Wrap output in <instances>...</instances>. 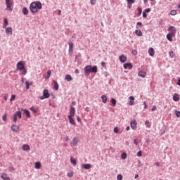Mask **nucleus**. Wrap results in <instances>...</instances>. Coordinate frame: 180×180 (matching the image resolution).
Returning a JSON list of instances; mask_svg holds the SVG:
<instances>
[{"instance_id":"1","label":"nucleus","mask_w":180,"mask_h":180,"mask_svg":"<svg viewBox=\"0 0 180 180\" xmlns=\"http://www.w3.org/2000/svg\"><path fill=\"white\" fill-rule=\"evenodd\" d=\"M41 8H43V5H41V2L39 1H33L30 5V11L31 13H37Z\"/></svg>"},{"instance_id":"2","label":"nucleus","mask_w":180,"mask_h":180,"mask_svg":"<svg viewBox=\"0 0 180 180\" xmlns=\"http://www.w3.org/2000/svg\"><path fill=\"white\" fill-rule=\"evenodd\" d=\"M91 72H93L94 74H96L98 72V67L96 65L91 66V65H86L84 68V74L85 75H91Z\"/></svg>"},{"instance_id":"3","label":"nucleus","mask_w":180,"mask_h":180,"mask_svg":"<svg viewBox=\"0 0 180 180\" xmlns=\"http://www.w3.org/2000/svg\"><path fill=\"white\" fill-rule=\"evenodd\" d=\"M25 65H26V62L25 61H19L17 63V70L18 71H20L22 75H26V74H27V70H26V68H25Z\"/></svg>"},{"instance_id":"4","label":"nucleus","mask_w":180,"mask_h":180,"mask_svg":"<svg viewBox=\"0 0 180 180\" xmlns=\"http://www.w3.org/2000/svg\"><path fill=\"white\" fill-rule=\"evenodd\" d=\"M50 98V94H49V90L44 89L43 91V95L39 97V99L41 101H43L44 99H49Z\"/></svg>"},{"instance_id":"5","label":"nucleus","mask_w":180,"mask_h":180,"mask_svg":"<svg viewBox=\"0 0 180 180\" xmlns=\"http://www.w3.org/2000/svg\"><path fill=\"white\" fill-rule=\"evenodd\" d=\"M6 11L9 12H12L13 9L12 8V3H11V0H6Z\"/></svg>"},{"instance_id":"6","label":"nucleus","mask_w":180,"mask_h":180,"mask_svg":"<svg viewBox=\"0 0 180 180\" xmlns=\"http://www.w3.org/2000/svg\"><path fill=\"white\" fill-rule=\"evenodd\" d=\"M168 32H169V34H170L173 36H175V34H176V29H175V27H174V26H170L168 28Z\"/></svg>"},{"instance_id":"7","label":"nucleus","mask_w":180,"mask_h":180,"mask_svg":"<svg viewBox=\"0 0 180 180\" xmlns=\"http://www.w3.org/2000/svg\"><path fill=\"white\" fill-rule=\"evenodd\" d=\"M21 112H22L23 115H25L26 117H28V119L30 118L32 116L30 115V111H29V110L27 109L22 108Z\"/></svg>"},{"instance_id":"8","label":"nucleus","mask_w":180,"mask_h":180,"mask_svg":"<svg viewBox=\"0 0 180 180\" xmlns=\"http://www.w3.org/2000/svg\"><path fill=\"white\" fill-rule=\"evenodd\" d=\"M124 70H131L133 68V65L131 63H127L123 64Z\"/></svg>"},{"instance_id":"9","label":"nucleus","mask_w":180,"mask_h":180,"mask_svg":"<svg viewBox=\"0 0 180 180\" xmlns=\"http://www.w3.org/2000/svg\"><path fill=\"white\" fill-rule=\"evenodd\" d=\"M75 116V108L71 107L70 110V115L68 117H74Z\"/></svg>"},{"instance_id":"10","label":"nucleus","mask_w":180,"mask_h":180,"mask_svg":"<svg viewBox=\"0 0 180 180\" xmlns=\"http://www.w3.org/2000/svg\"><path fill=\"white\" fill-rule=\"evenodd\" d=\"M119 60L120 63H126V61H127V57L124 54H122L119 56Z\"/></svg>"},{"instance_id":"11","label":"nucleus","mask_w":180,"mask_h":180,"mask_svg":"<svg viewBox=\"0 0 180 180\" xmlns=\"http://www.w3.org/2000/svg\"><path fill=\"white\" fill-rule=\"evenodd\" d=\"M68 44H69V54L72 55L74 44L71 41H69Z\"/></svg>"},{"instance_id":"12","label":"nucleus","mask_w":180,"mask_h":180,"mask_svg":"<svg viewBox=\"0 0 180 180\" xmlns=\"http://www.w3.org/2000/svg\"><path fill=\"white\" fill-rule=\"evenodd\" d=\"M131 128L132 130L137 129V122H136V120L131 121Z\"/></svg>"},{"instance_id":"13","label":"nucleus","mask_w":180,"mask_h":180,"mask_svg":"<svg viewBox=\"0 0 180 180\" xmlns=\"http://www.w3.org/2000/svg\"><path fill=\"white\" fill-rule=\"evenodd\" d=\"M12 27H8L6 28V34H7V36H12Z\"/></svg>"},{"instance_id":"14","label":"nucleus","mask_w":180,"mask_h":180,"mask_svg":"<svg viewBox=\"0 0 180 180\" xmlns=\"http://www.w3.org/2000/svg\"><path fill=\"white\" fill-rule=\"evenodd\" d=\"M138 76L141 77V78H146V77H147V72L140 70L138 73Z\"/></svg>"},{"instance_id":"15","label":"nucleus","mask_w":180,"mask_h":180,"mask_svg":"<svg viewBox=\"0 0 180 180\" xmlns=\"http://www.w3.org/2000/svg\"><path fill=\"white\" fill-rule=\"evenodd\" d=\"M148 53L149 56H150V57H154V55L155 54V52L154 51V49L151 47L148 49Z\"/></svg>"},{"instance_id":"16","label":"nucleus","mask_w":180,"mask_h":180,"mask_svg":"<svg viewBox=\"0 0 180 180\" xmlns=\"http://www.w3.org/2000/svg\"><path fill=\"white\" fill-rule=\"evenodd\" d=\"M11 130L15 133H18V131H19V126L13 124L11 126Z\"/></svg>"},{"instance_id":"17","label":"nucleus","mask_w":180,"mask_h":180,"mask_svg":"<svg viewBox=\"0 0 180 180\" xmlns=\"http://www.w3.org/2000/svg\"><path fill=\"white\" fill-rule=\"evenodd\" d=\"M129 99H130V101H129V105L130 106H133V105H134V96H131L129 97Z\"/></svg>"},{"instance_id":"18","label":"nucleus","mask_w":180,"mask_h":180,"mask_svg":"<svg viewBox=\"0 0 180 180\" xmlns=\"http://www.w3.org/2000/svg\"><path fill=\"white\" fill-rule=\"evenodd\" d=\"M78 138L77 137H74L72 139V144L74 146V147H77V146H78Z\"/></svg>"},{"instance_id":"19","label":"nucleus","mask_w":180,"mask_h":180,"mask_svg":"<svg viewBox=\"0 0 180 180\" xmlns=\"http://www.w3.org/2000/svg\"><path fill=\"white\" fill-rule=\"evenodd\" d=\"M22 149L23 151H29V150H30V146L27 144H24L22 146Z\"/></svg>"},{"instance_id":"20","label":"nucleus","mask_w":180,"mask_h":180,"mask_svg":"<svg viewBox=\"0 0 180 180\" xmlns=\"http://www.w3.org/2000/svg\"><path fill=\"white\" fill-rule=\"evenodd\" d=\"M173 101L174 102H178L179 101V94H174L173 95Z\"/></svg>"},{"instance_id":"21","label":"nucleus","mask_w":180,"mask_h":180,"mask_svg":"<svg viewBox=\"0 0 180 180\" xmlns=\"http://www.w3.org/2000/svg\"><path fill=\"white\" fill-rule=\"evenodd\" d=\"M82 167L84 169H91V164H82Z\"/></svg>"},{"instance_id":"22","label":"nucleus","mask_w":180,"mask_h":180,"mask_svg":"<svg viewBox=\"0 0 180 180\" xmlns=\"http://www.w3.org/2000/svg\"><path fill=\"white\" fill-rule=\"evenodd\" d=\"M22 13L25 15H29V10L27 9V8L23 7L22 9Z\"/></svg>"},{"instance_id":"23","label":"nucleus","mask_w":180,"mask_h":180,"mask_svg":"<svg viewBox=\"0 0 180 180\" xmlns=\"http://www.w3.org/2000/svg\"><path fill=\"white\" fill-rule=\"evenodd\" d=\"M65 79H66V81H68V82H70L72 81V77L70 75H66L65 77Z\"/></svg>"},{"instance_id":"24","label":"nucleus","mask_w":180,"mask_h":180,"mask_svg":"<svg viewBox=\"0 0 180 180\" xmlns=\"http://www.w3.org/2000/svg\"><path fill=\"white\" fill-rule=\"evenodd\" d=\"M5 176H6V173H2L1 175V179H3V180H11V178L5 177Z\"/></svg>"},{"instance_id":"25","label":"nucleus","mask_w":180,"mask_h":180,"mask_svg":"<svg viewBox=\"0 0 180 180\" xmlns=\"http://www.w3.org/2000/svg\"><path fill=\"white\" fill-rule=\"evenodd\" d=\"M101 100L103 103H106V102H108V96H106V95L101 96Z\"/></svg>"},{"instance_id":"26","label":"nucleus","mask_w":180,"mask_h":180,"mask_svg":"<svg viewBox=\"0 0 180 180\" xmlns=\"http://www.w3.org/2000/svg\"><path fill=\"white\" fill-rule=\"evenodd\" d=\"M68 119L70 124H75V121L74 120V118H72V117H68Z\"/></svg>"},{"instance_id":"27","label":"nucleus","mask_w":180,"mask_h":180,"mask_svg":"<svg viewBox=\"0 0 180 180\" xmlns=\"http://www.w3.org/2000/svg\"><path fill=\"white\" fill-rule=\"evenodd\" d=\"M70 162L72 165H77V160L72 157L70 158Z\"/></svg>"},{"instance_id":"28","label":"nucleus","mask_w":180,"mask_h":180,"mask_svg":"<svg viewBox=\"0 0 180 180\" xmlns=\"http://www.w3.org/2000/svg\"><path fill=\"white\" fill-rule=\"evenodd\" d=\"M135 34L136 36L141 37V36H143V32H141V30H135Z\"/></svg>"},{"instance_id":"29","label":"nucleus","mask_w":180,"mask_h":180,"mask_svg":"<svg viewBox=\"0 0 180 180\" xmlns=\"http://www.w3.org/2000/svg\"><path fill=\"white\" fill-rule=\"evenodd\" d=\"M14 115H15L18 119H22V112L20 111H16Z\"/></svg>"},{"instance_id":"30","label":"nucleus","mask_w":180,"mask_h":180,"mask_svg":"<svg viewBox=\"0 0 180 180\" xmlns=\"http://www.w3.org/2000/svg\"><path fill=\"white\" fill-rule=\"evenodd\" d=\"M25 85H26V89L27 91L30 89V85H33V82H31L29 83V82H25Z\"/></svg>"},{"instance_id":"31","label":"nucleus","mask_w":180,"mask_h":180,"mask_svg":"<svg viewBox=\"0 0 180 180\" xmlns=\"http://www.w3.org/2000/svg\"><path fill=\"white\" fill-rule=\"evenodd\" d=\"M174 35H172V34H169L168 33L166 36L167 40H169V41H172V37Z\"/></svg>"},{"instance_id":"32","label":"nucleus","mask_w":180,"mask_h":180,"mask_svg":"<svg viewBox=\"0 0 180 180\" xmlns=\"http://www.w3.org/2000/svg\"><path fill=\"white\" fill-rule=\"evenodd\" d=\"M41 167V163H40V162H37L35 163L34 168H36V169H40Z\"/></svg>"},{"instance_id":"33","label":"nucleus","mask_w":180,"mask_h":180,"mask_svg":"<svg viewBox=\"0 0 180 180\" xmlns=\"http://www.w3.org/2000/svg\"><path fill=\"white\" fill-rule=\"evenodd\" d=\"M6 26H8V18L4 20L3 29H6Z\"/></svg>"},{"instance_id":"34","label":"nucleus","mask_w":180,"mask_h":180,"mask_svg":"<svg viewBox=\"0 0 180 180\" xmlns=\"http://www.w3.org/2000/svg\"><path fill=\"white\" fill-rule=\"evenodd\" d=\"M53 84H54L55 91H58L59 86L57 81H53Z\"/></svg>"},{"instance_id":"35","label":"nucleus","mask_w":180,"mask_h":180,"mask_svg":"<svg viewBox=\"0 0 180 180\" xmlns=\"http://www.w3.org/2000/svg\"><path fill=\"white\" fill-rule=\"evenodd\" d=\"M121 158H122V160H126V158H127V153H122V154H121Z\"/></svg>"},{"instance_id":"36","label":"nucleus","mask_w":180,"mask_h":180,"mask_svg":"<svg viewBox=\"0 0 180 180\" xmlns=\"http://www.w3.org/2000/svg\"><path fill=\"white\" fill-rule=\"evenodd\" d=\"M138 14H137V16H141V13H143V10L141 9V8L139 7L138 8Z\"/></svg>"},{"instance_id":"37","label":"nucleus","mask_w":180,"mask_h":180,"mask_svg":"<svg viewBox=\"0 0 180 180\" xmlns=\"http://www.w3.org/2000/svg\"><path fill=\"white\" fill-rule=\"evenodd\" d=\"M8 117V113H4V115L2 116V120L4 122H6V118Z\"/></svg>"},{"instance_id":"38","label":"nucleus","mask_w":180,"mask_h":180,"mask_svg":"<svg viewBox=\"0 0 180 180\" xmlns=\"http://www.w3.org/2000/svg\"><path fill=\"white\" fill-rule=\"evenodd\" d=\"M111 103H112V106H116V99L111 98Z\"/></svg>"},{"instance_id":"39","label":"nucleus","mask_w":180,"mask_h":180,"mask_svg":"<svg viewBox=\"0 0 180 180\" xmlns=\"http://www.w3.org/2000/svg\"><path fill=\"white\" fill-rule=\"evenodd\" d=\"M67 175L69 178H72L74 176V172H69Z\"/></svg>"},{"instance_id":"40","label":"nucleus","mask_w":180,"mask_h":180,"mask_svg":"<svg viewBox=\"0 0 180 180\" xmlns=\"http://www.w3.org/2000/svg\"><path fill=\"white\" fill-rule=\"evenodd\" d=\"M15 98H16V95H15V94L11 95V97L10 98L11 102H13V101L15 99Z\"/></svg>"},{"instance_id":"41","label":"nucleus","mask_w":180,"mask_h":180,"mask_svg":"<svg viewBox=\"0 0 180 180\" xmlns=\"http://www.w3.org/2000/svg\"><path fill=\"white\" fill-rule=\"evenodd\" d=\"M170 15H172V16H175V15H176V11H175V10L171 11Z\"/></svg>"},{"instance_id":"42","label":"nucleus","mask_w":180,"mask_h":180,"mask_svg":"<svg viewBox=\"0 0 180 180\" xmlns=\"http://www.w3.org/2000/svg\"><path fill=\"white\" fill-rule=\"evenodd\" d=\"M50 75H51V70H48L47 77H46V79H49V78H50Z\"/></svg>"},{"instance_id":"43","label":"nucleus","mask_w":180,"mask_h":180,"mask_svg":"<svg viewBox=\"0 0 180 180\" xmlns=\"http://www.w3.org/2000/svg\"><path fill=\"white\" fill-rule=\"evenodd\" d=\"M30 110H32V112H34V113H37V110H36L34 106H32L30 108Z\"/></svg>"},{"instance_id":"44","label":"nucleus","mask_w":180,"mask_h":180,"mask_svg":"<svg viewBox=\"0 0 180 180\" xmlns=\"http://www.w3.org/2000/svg\"><path fill=\"white\" fill-rule=\"evenodd\" d=\"M174 113H175V115H176V116L177 117H180V111H178V110H175L174 111Z\"/></svg>"},{"instance_id":"45","label":"nucleus","mask_w":180,"mask_h":180,"mask_svg":"<svg viewBox=\"0 0 180 180\" xmlns=\"http://www.w3.org/2000/svg\"><path fill=\"white\" fill-rule=\"evenodd\" d=\"M13 122L14 123H16L18 122V117L15 114L13 115Z\"/></svg>"},{"instance_id":"46","label":"nucleus","mask_w":180,"mask_h":180,"mask_svg":"<svg viewBox=\"0 0 180 180\" xmlns=\"http://www.w3.org/2000/svg\"><path fill=\"white\" fill-rule=\"evenodd\" d=\"M117 180H122V179H123V176H122V174H118V175L117 176Z\"/></svg>"},{"instance_id":"47","label":"nucleus","mask_w":180,"mask_h":180,"mask_svg":"<svg viewBox=\"0 0 180 180\" xmlns=\"http://www.w3.org/2000/svg\"><path fill=\"white\" fill-rule=\"evenodd\" d=\"M127 4H134L136 0H127Z\"/></svg>"},{"instance_id":"48","label":"nucleus","mask_w":180,"mask_h":180,"mask_svg":"<svg viewBox=\"0 0 180 180\" xmlns=\"http://www.w3.org/2000/svg\"><path fill=\"white\" fill-rule=\"evenodd\" d=\"M169 56L171 58H174V51H171L169 52Z\"/></svg>"},{"instance_id":"49","label":"nucleus","mask_w":180,"mask_h":180,"mask_svg":"<svg viewBox=\"0 0 180 180\" xmlns=\"http://www.w3.org/2000/svg\"><path fill=\"white\" fill-rule=\"evenodd\" d=\"M8 171H10L11 172L15 171V167H13V166H11L8 169Z\"/></svg>"},{"instance_id":"50","label":"nucleus","mask_w":180,"mask_h":180,"mask_svg":"<svg viewBox=\"0 0 180 180\" xmlns=\"http://www.w3.org/2000/svg\"><path fill=\"white\" fill-rule=\"evenodd\" d=\"M114 133H119V128L117 127L114 128Z\"/></svg>"},{"instance_id":"51","label":"nucleus","mask_w":180,"mask_h":180,"mask_svg":"<svg viewBox=\"0 0 180 180\" xmlns=\"http://www.w3.org/2000/svg\"><path fill=\"white\" fill-rule=\"evenodd\" d=\"M90 4L91 5H95V4H96V0H90Z\"/></svg>"},{"instance_id":"52","label":"nucleus","mask_w":180,"mask_h":180,"mask_svg":"<svg viewBox=\"0 0 180 180\" xmlns=\"http://www.w3.org/2000/svg\"><path fill=\"white\" fill-rule=\"evenodd\" d=\"M151 110H152V112H155V110H157V106L153 105Z\"/></svg>"},{"instance_id":"53","label":"nucleus","mask_w":180,"mask_h":180,"mask_svg":"<svg viewBox=\"0 0 180 180\" xmlns=\"http://www.w3.org/2000/svg\"><path fill=\"white\" fill-rule=\"evenodd\" d=\"M101 64V66H102L103 68H105V67H106V63L102 61Z\"/></svg>"},{"instance_id":"54","label":"nucleus","mask_w":180,"mask_h":180,"mask_svg":"<svg viewBox=\"0 0 180 180\" xmlns=\"http://www.w3.org/2000/svg\"><path fill=\"white\" fill-rule=\"evenodd\" d=\"M150 11H151L150 8H146L143 12H145L146 13H148V12H150Z\"/></svg>"},{"instance_id":"55","label":"nucleus","mask_w":180,"mask_h":180,"mask_svg":"<svg viewBox=\"0 0 180 180\" xmlns=\"http://www.w3.org/2000/svg\"><path fill=\"white\" fill-rule=\"evenodd\" d=\"M141 155H142L141 150H139V151L137 153V157H141Z\"/></svg>"},{"instance_id":"56","label":"nucleus","mask_w":180,"mask_h":180,"mask_svg":"<svg viewBox=\"0 0 180 180\" xmlns=\"http://www.w3.org/2000/svg\"><path fill=\"white\" fill-rule=\"evenodd\" d=\"M143 18H147V13H146V11L143 12Z\"/></svg>"},{"instance_id":"57","label":"nucleus","mask_w":180,"mask_h":180,"mask_svg":"<svg viewBox=\"0 0 180 180\" xmlns=\"http://www.w3.org/2000/svg\"><path fill=\"white\" fill-rule=\"evenodd\" d=\"M132 5H133L132 4L127 3V8H129V9H130L131 8Z\"/></svg>"},{"instance_id":"58","label":"nucleus","mask_w":180,"mask_h":180,"mask_svg":"<svg viewBox=\"0 0 180 180\" xmlns=\"http://www.w3.org/2000/svg\"><path fill=\"white\" fill-rule=\"evenodd\" d=\"M143 105H144L143 109H147L148 106H147V103H146V101L143 102Z\"/></svg>"},{"instance_id":"59","label":"nucleus","mask_w":180,"mask_h":180,"mask_svg":"<svg viewBox=\"0 0 180 180\" xmlns=\"http://www.w3.org/2000/svg\"><path fill=\"white\" fill-rule=\"evenodd\" d=\"M136 25H137L138 26H143V23H142L141 22H138L136 23Z\"/></svg>"},{"instance_id":"60","label":"nucleus","mask_w":180,"mask_h":180,"mask_svg":"<svg viewBox=\"0 0 180 180\" xmlns=\"http://www.w3.org/2000/svg\"><path fill=\"white\" fill-rule=\"evenodd\" d=\"M77 122H81V117H79V116H77Z\"/></svg>"},{"instance_id":"61","label":"nucleus","mask_w":180,"mask_h":180,"mask_svg":"<svg viewBox=\"0 0 180 180\" xmlns=\"http://www.w3.org/2000/svg\"><path fill=\"white\" fill-rule=\"evenodd\" d=\"M134 144H135V146H137L139 143H137V140L134 139Z\"/></svg>"},{"instance_id":"62","label":"nucleus","mask_w":180,"mask_h":180,"mask_svg":"<svg viewBox=\"0 0 180 180\" xmlns=\"http://www.w3.org/2000/svg\"><path fill=\"white\" fill-rule=\"evenodd\" d=\"M75 74H79V70L78 69H76L75 70Z\"/></svg>"},{"instance_id":"63","label":"nucleus","mask_w":180,"mask_h":180,"mask_svg":"<svg viewBox=\"0 0 180 180\" xmlns=\"http://www.w3.org/2000/svg\"><path fill=\"white\" fill-rule=\"evenodd\" d=\"M85 111H86V112H89V107H86V108H85Z\"/></svg>"},{"instance_id":"64","label":"nucleus","mask_w":180,"mask_h":180,"mask_svg":"<svg viewBox=\"0 0 180 180\" xmlns=\"http://www.w3.org/2000/svg\"><path fill=\"white\" fill-rule=\"evenodd\" d=\"M177 85L180 86V78L178 79Z\"/></svg>"}]
</instances>
